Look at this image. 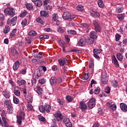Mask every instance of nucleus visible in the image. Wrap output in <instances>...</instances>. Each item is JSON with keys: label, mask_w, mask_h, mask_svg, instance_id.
I'll return each mask as SVG.
<instances>
[{"label": "nucleus", "mask_w": 127, "mask_h": 127, "mask_svg": "<svg viewBox=\"0 0 127 127\" xmlns=\"http://www.w3.org/2000/svg\"><path fill=\"white\" fill-rule=\"evenodd\" d=\"M63 19L64 20L72 21V20H73V19H76V15H71V13L68 12H64L63 15Z\"/></svg>", "instance_id": "obj_1"}, {"label": "nucleus", "mask_w": 127, "mask_h": 127, "mask_svg": "<svg viewBox=\"0 0 127 127\" xmlns=\"http://www.w3.org/2000/svg\"><path fill=\"white\" fill-rule=\"evenodd\" d=\"M50 83L51 86H55L56 84H60L62 83V79L60 77L56 78V77H52L50 80Z\"/></svg>", "instance_id": "obj_2"}, {"label": "nucleus", "mask_w": 127, "mask_h": 127, "mask_svg": "<svg viewBox=\"0 0 127 127\" xmlns=\"http://www.w3.org/2000/svg\"><path fill=\"white\" fill-rule=\"evenodd\" d=\"M93 24L94 26V30L96 32H101L102 31V27L100 25V22L96 20L93 21Z\"/></svg>", "instance_id": "obj_3"}, {"label": "nucleus", "mask_w": 127, "mask_h": 127, "mask_svg": "<svg viewBox=\"0 0 127 127\" xmlns=\"http://www.w3.org/2000/svg\"><path fill=\"white\" fill-rule=\"evenodd\" d=\"M5 14L10 15V16H14L15 14V11L13 8H10V7L6 8L4 10Z\"/></svg>", "instance_id": "obj_4"}, {"label": "nucleus", "mask_w": 127, "mask_h": 127, "mask_svg": "<svg viewBox=\"0 0 127 127\" xmlns=\"http://www.w3.org/2000/svg\"><path fill=\"white\" fill-rule=\"evenodd\" d=\"M103 51L102 49H94L93 50V56L94 58L97 59L98 60H100V54Z\"/></svg>", "instance_id": "obj_5"}, {"label": "nucleus", "mask_w": 127, "mask_h": 127, "mask_svg": "<svg viewBox=\"0 0 127 127\" xmlns=\"http://www.w3.org/2000/svg\"><path fill=\"white\" fill-rule=\"evenodd\" d=\"M87 104L89 109H93V108L96 106V99L92 97L89 100V102H88Z\"/></svg>", "instance_id": "obj_6"}, {"label": "nucleus", "mask_w": 127, "mask_h": 127, "mask_svg": "<svg viewBox=\"0 0 127 127\" xmlns=\"http://www.w3.org/2000/svg\"><path fill=\"white\" fill-rule=\"evenodd\" d=\"M101 83L103 85H106L108 83V81H109V78L107 76V74L105 73H102L101 75Z\"/></svg>", "instance_id": "obj_7"}, {"label": "nucleus", "mask_w": 127, "mask_h": 127, "mask_svg": "<svg viewBox=\"0 0 127 127\" xmlns=\"http://www.w3.org/2000/svg\"><path fill=\"white\" fill-rule=\"evenodd\" d=\"M58 62L60 66L68 65V60H67L66 58L60 59L58 60Z\"/></svg>", "instance_id": "obj_8"}, {"label": "nucleus", "mask_w": 127, "mask_h": 127, "mask_svg": "<svg viewBox=\"0 0 127 127\" xmlns=\"http://www.w3.org/2000/svg\"><path fill=\"white\" fill-rule=\"evenodd\" d=\"M63 123L65 124L66 127H72V123L70 122L69 118H64L63 121Z\"/></svg>", "instance_id": "obj_9"}, {"label": "nucleus", "mask_w": 127, "mask_h": 127, "mask_svg": "<svg viewBox=\"0 0 127 127\" xmlns=\"http://www.w3.org/2000/svg\"><path fill=\"white\" fill-rule=\"evenodd\" d=\"M112 62L114 64V66H115V67H117V68H119V67H120V64H119V62H118V60H117V58H116V56H115V55H113L112 57Z\"/></svg>", "instance_id": "obj_10"}, {"label": "nucleus", "mask_w": 127, "mask_h": 127, "mask_svg": "<svg viewBox=\"0 0 127 127\" xmlns=\"http://www.w3.org/2000/svg\"><path fill=\"white\" fill-rule=\"evenodd\" d=\"M2 95L4 96L6 99H9L10 98V92L7 89H5L2 92Z\"/></svg>", "instance_id": "obj_11"}, {"label": "nucleus", "mask_w": 127, "mask_h": 127, "mask_svg": "<svg viewBox=\"0 0 127 127\" xmlns=\"http://www.w3.org/2000/svg\"><path fill=\"white\" fill-rule=\"evenodd\" d=\"M54 117L61 120V122H62V120H63V117H62V113L60 111L57 112L55 114Z\"/></svg>", "instance_id": "obj_12"}, {"label": "nucleus", "mask_w": 127, "mask_h": 127, "mask_svg": "<svg viewBox=\"0 0 127 127\" xmlns=\"http://www.w3.org/2000/svg\"><path fill=\"white\" fill-rule=\"evenodd\" d=\"M19 66H20L19 61H16L13 65V70H14V71H16L19 68Z\"/></svg>", "instance_id": "obj_13"}, {"label": "nucleus", "mask_w": 127, "mask_h": 127, "mask_svg": "<svg viewBox=\"0 0 127 127\" xmlns=\"http://www.w3.org/2000/svg\"><path fill=\"white\" fill-rule=\"evenodd\" d=\"M79 108L82 111H86L87 110V105L85 104L84 101H81L79 104Z\"/></svg>", "instance_id": "obj_14"}, {"label": "nucleus", "mask_w": 127, "mask_h": 127, "mask_svg": "<svg viewBox=\"0 0 127 127\" xmlns=\"http://www.w3.org/2000/svg\"><path fill=\"white\" fill-rule=\"evenodd\" d=\"M25 99L28 103H32L33 101V96L31 93H29L25 97Z\"/></svg>", "instance_id": "obj_15"}, {"label": "nucleus", "mask_w": 127, "mask_h": 127, "mask_svg": "<svg viewBox=\"0 0 127 127\" xmlns=\"http://www.w3.org/2000/svg\"><path fill=\"white\" fill-rule=\"evenodd\" d=\"M35 90H36L38 95H42L43 93V90H42V88H40L39 86H37L35 88Z\"/></svg>", "instance_id": "obj_16"}, {"label": "nucleus", "mask_w": 127, "mask_h": 127, "mask_svg": "<svg viewBox=\"0 0 127 127\" xmlns=\"http://www.w3.org/2000/svg\"><path fill=\"white\" fill-rule=\"evenodd\" d=\"M90 14L92 15V16H93V17H100L101 16V15L100 14V13L99 12L95 11H92L90 12Z\"/></svg>", "instance_id": "obj_17"}, {"label": "nucleus", "mask_w": 127, "mask_h": 127, "mask_svg": "<svg viewBox=\"0 0 127 127\" xmlns=\"http://www.w3.org/2000/svg\"><path fill=\"white\" fill-rule=\"evenodd\" d=\"M97 32L96 31H91L90 33V37L94 39H97V38H98V35L97 34Z\"/></svg>", "instance_id": "obj_18"}, {"label": "nucleus", "mask_w": 127, "mask_h": 127, "mask_svg": "<svg viewBox=\"0 0 127 127\" xmlns=\"http://www.w3.org/2000/svg\"><path fill=\"white\" fill-rule=\"evenodd\" d=\"M120 109L123 112H127V106L125 103L120 104Z\"/></svg>", "instance_id": "obj_19"}, {"label": "nucleus", "mask_w": 127, "mask_h": 127, "mask_svg": "<svg viewBox=\"0 0 127 127\" xmlns=\"http://www.w3.org/2000/svg\"><path fill=\"white\" fill-rule=\"evenodd\" d=\"M40 15L43 16V17H48V16H49V13L48 11L45 10L41 11Z\"/></svg>", "instance_id": "obj_20"}, {"label": "nucleus", "mask_w": 127, "mask_h": 127, "mask_svg": "<svg viewBox=\"0 0 127 127\" xmlns=\"http://www.w3.org/2000/svg\"><path fill=\"white\" fill-rule=\"evenodd\" d=\"M34 4L36 6H37V7H41V6H42L43 3L41 0H37L34 2Z\"/></svg>", "instance_id": "obj_21"}, {"label": "nucleus", "mask_w": 127, "mask_h": 127, "mask_svg": "<svg viewBox=\"0 0 127 127\" xmlns=\"http://www.w3.org/2000/svg\"><path fill=\"white\" fill-rule=\"evenodd\" d=\"M17 121L16 123L19 126H21L22 124V121H23V119L21 118L20 117H19L18 115L16 116Z\"/></svg>", "instance_id": "obj_22"}, {"label": "nucleus", "mask_w": 127, "mask_h": 127, "mask_svg": "<svg viewBox=\"0 0 127 127\" xmlns=\"http://www.w3.org/2000/svg\"><path fill=\"white\" fill-rule=\"evenodd\" d=\"M16 31H17V28L14 29L12 31V32L10 33V34L9 38H13V37H14V36H15Z\"/></svg>", "instance_id": "obj_23"}, {"label": "nucleus", "mask_w": 127, "mask_h": 127, "mask_svg": "<svg viewBox=\"0 0 127 127\" xmlns=\"http://www.w3.org/2000/svg\"><path fill=\"white\" fill-rule=\"evenodd\" d=\"M88 73H85L84 76L82 77L83 80H88L90 78V70H87Z\"/></svg>", "instance_id": "obj_24"}, {"label": "nucleus", "mask_w": 127, "mask_h": 127, "mask_svg": "<svg viewBox=\"0 0 127 127\" xmlns=\"http://www.w3.org/2000/svg\"><path fill=\"white\" fill-rule=\"evenodd\" d=\"M11 106V102L9 101V100H6L4 102V107L5 108H9Z\"/></svg>", "instance_id": "obj_25"}, {"label": "nucleus", "mask_w": 127, "mask_h": 127, "mask_svg": "<svg viewBox=\"0 0 127 127\" xmlns=\"http://www.w3.org/2000/svg\"><path fill=\"white\" fill-rule=\"evenodd\" d=\"M45 111L46 113H50V110H51V106L49 105H45Z\"/></svg>", "instance_id": "obj_26"}, {"label": "nucleus", "mask_w": 127, "mask_h": 127, "mask_svg": "<svg viewBox=\"0 0 127 127\" xmlns=\"http://www.w3.org/2000/svg\"><path fill=\"white\" fill-rule=\"evenodd\" d=\"M16 83L18 84V85H19V86H21V85H25L26 81H25V80L24 79L21 80H17Z\"/></svg>", "instance_id": "obj_27"}, {"label": "nucleus", "mask_w": 127, "mask_h": 127, "mask_svg": "<svg viewBox=\"0 0 127 127\" xmlns=\"http://www.w3.org/2000/svg\"><path fill=\"white\" fill-rule=\"evenodd\" d=\"M78 43L79 46H83L86 44V41L83 39H81L79 40Z\"/></svg>", "instance_id": "obj_28"}, {"label": "nucleus", "mask_w": 127, "mask_h": 127, "mask_svg": "<svg viewBox=\"0 0 127 127\" xmlns=\"http://www.w3.org/2000/svg\"><path fill=\"white\" fill-rule=\"evenodd\" d=\"M61 120L59 119V118H57L56 117H55L54 119H52V122L54 125V126H56L58 124V123H59Z\"/></svg>", "instance_id": "obj_29"}, {"label": "nucleus", "mask_w": 127, "mask_h": 127, "mask_svg": "<svg viewBox=\"0 0 127 127\" xmlns=\"http://www.w3.org/2000/svg\"><path fill=\"white\" fill-rule=\"evenodd\" d=\"M49 2V0H45L44 1V5H46V7L47 9V10H50V6L48 5V3Z\"/></svg>", "instance_id": "obj_30"}, {"label": "nucleus", "mask_w": 127, "mask_h": 127, "mask_svg": "<svg viewBox=\"0 0 127 127\" xmlns=\"http://www.w3.org/2000/svg\"><path fill=\"white\" fill-rule=\"evenodd\" d=\"M9 30H10V27L9 26H5V28L3 29V33L6 34V33L9 32Z\"/></svg>", "instance_id": "obj_31"}, {"label": "nucleus", "mask_w": 127, "mask_h": 127, "mask_svg": "<svg viewBox=\"0 0 127 127\" xmlns=\"http://www.w3.org/2000/svg\"><path fill=\"white\" fill-rule=\"evenodd\" d=\"M17 19V17L16 16L13 17L11 20L10 22L12 25L14 26L16 24V20Z\"/></svg>", "instance_id": "obj_32"}, {"label": "nucleus", "mask_w": 127, "mask_h": 127, "mask_svg": "<svg viewBox=\"0 0 127 127\" xmlns=\"http://www.w3.org/2000/svg\"><path fill=\"white\" fill-rule=\"evenodd\" d=\"M117 58L119 61H123V59H124L123 54L121 53H118L117 55Z\"/></svg>", "instance_id": "obj_33"}, {"label": "nucleus", "mask_w": 127, "mask_h": 127, "mask_svg": "<svg viewBox=\"0 0 127 127\" xmlns=\"http://www.w3.org/2000/svg\"><path fill=\"white\" fill-rule=\"evenodd\" d=\"M11 53L13 56H17L18 53L15 49H12L11 50Z\"/></svg>", "instance_id": "obj_34"}, {"label": "nucleus", "mask_w": 127, "mask_h": 127, "mask_svg": "<svg viewBox=\"0 0 127 127\" xmlns=\"http://www.w3.org/2000/svg\"><path fill=\"white\" fill-rule=\"evenodd\" d=\"M28 35H29V36H36V35H37V33L35 31L31 30L28 33Z\"/></svg>", "instance_id": "obj_35"}, {"label": "nucleus", "mask_w": 127, "mask_h": 127, "mask_svg": "<svg viewBox=\"0 0 127 127\" xmlns=\"http://www.w3.org/2000/svg\"><path fill=\"white\" fill-rule=\"evenodd\" d=\"M52 18L54 21H56L57 20L59 19V16L58 14L55 13L53 15Z\"/></svg>", "instance_id": "obj_36"}, {"label": "nucleus", "mask_w": 127, "mask_h": 127, "mask_svg": "<svg viewBox=\"0 0 127 127\" xmlns=\"http://www.w3.org/2000/svg\"><path fill=\"white\" fill-rule=\"evenodd\" d=\"M117 17L119 20H124L125 19V14H119L117 15Z\"/></svg>", "instance_id": "obj_37"}, {"label": "nucleus", "mask_w": 127, "mask_h": 127, "mask_svg": "<svg viewBox=\"0 0 127 127\" xmlns=\"http://www.w3.org/2000/svg\"><path fill=\"white\" fill-rule=\"evenodd\" d=\"M7 111L8 114H12V113H13V107L11 105L10 107L7 108Z\"/></svg>", "instance_id": "obj_38"}, {"label": "nucleus", "mask_w": 127, "mask_h": 127, "mask_svg": "<svg viewBox=\"0 0 127 127\" xmlns=\"http://www.w3.org/2000/svg\"><path fill=\"white\" fill-rule=\"evenodd\" d=\"M18 117H20L21 118L23 119V121H24V120H25V113L22 111H21L19 113Z\"/></svg>", "instance_id": "obj_39"}, {"label": "nucleus", "mask_w": 127, "mask_h": 127, "mask_svg": "<svg viewBox=\"0 0 127 127\" xmlns=\"http://www.w3.org/2000/svg\"><path fill=\"white\" fill-rule=\"evenodd\" d=\"M94 42H95V39L93 38L90 37L87 40V43L88 44H93Z\"/></svg>", "instance_id": "obj_40"}, {"label": "nucleus", "mask_w": 127, "mask_h": 127, "mask_svg": "<svg viewBox=\"0 0 127 127\" xmlns=\"http://www.w3.org/2000/svg\"><path fill=\"white\" fill-rule=\"evenodd\" d=\"M67 52H75V53L80 54V53H82V50L72 49L70 51H67Z\"/></svg>", "instance_id": "obj_41"}, {"label": "nucleus", "mask_w": 127, "mask_h": 127, "mask_svg": "<svg viewBox=\"0 0 127 127\" xmlns=\"http://www.w3.org/2000/svg\"><path fill=\"white\" fill-rule=\"evenodd\" d=\"M112 86H113V87L114 88H118V81H117V80H113L112 81Z\"/></svg>", "instance_id": "obj_42"}, {"label": "nucleus", "mask_w": 127, "mask_h": 127, "mask_svg": "<svg viewBox=\"0 0 127 127\" xmlns=\"http://www.w3.org/2000/svg\"><path fill=\"white\" fill-rule=\"evenodd\" d=\"M124 10V8L122 6L117 7L116 9V12L120 13L123 12V10Z\"/></svg>", "instance_id": "obj_43"}, {"label": "nucleus", "mask_w": 127, "mask_h": 127, "mask_svg": "<svg viewBox=\"0 0 127 127\" xmlns=\"http://www.w3.org/2000/svg\"><path fill=\"white\" fill-rule=\"evenodd\" d=\"M77 9L79 11H84V6L82 5H78L77 6Z\"/></svg>", "instance_id": "obj_44"}, {"label": "nucleus", "mask_w": 127, "mask_h": 127, "mask_svg": "<svg viewBox=\"0 0 127 127\" xmlns=\"http://www.w3.org/2000/svg\"><path fill=\"white\" fill-rule=\"evenodd\" d=\"M57 102L59 103L60 105L63 106L65 101H64L63 99H58Z\"/></svg>", "instance_id": "obj_45"}, {"label": "nucleus", "mask_w": 127, "mask_h": 127, "mask_svg": "<svg viewBox=\"0 0 127 127\" xmlns=\"http://www.w3.org/2000/svg\"><path fill=\"white\" fill-rule=\"evenodd\" d=\"M26 6V8H27V9H28L29 10H31V9H33V6L30 3H27Z\"/></svg>", "instance_id": "obj_46"}, {"label": "nucleus", "mask_w": 127, "mask_h": 127, "mask_svg": "<svg viewBox=\"0 0 127 127\" xmlns=\"http://www.w3.org/2000/svg\"><path fill=\"white\" fill-rule=\"evenodd\" d=\"M39 110L40 111V112H41V113H45V107L44 106H40L39 107Z\"/></svg>", "instance_id": "obj_47"}, {"label": "nucleus", "mask_w": 127, "mask_h": 127, "mask_svg": "<svg viewBox=\"0 0 127 127\" xmlns=\"http://www.w3.org/2000/svg\"><path fill=\"white\" fill-rule=\"evenodd\" d=\"M13 103L14 104H16V105H17V104L19 103V99H18V98H17L15 96H13Z\"/></svg>", "instance_id": "obj_48"}, {"label": "nucleus", "mask_w": 127, "mask_h": 127, "mask_svg": "<svg viewBox=\"0 0 127 127\" xmlns=\"http://www.w3.org/2000/svg\"><path fill=\"white\" fill-rule=\"evenodd\" d=\"M98 4L99 7H101V8L104 7V3L103 2V0H98Z\"/></svg>", "instance_id": "obj_49"}, {"label": "nucleus", "mask_w": 127, "mask_h": 127, "mask_svg": "<svg viewBox=\"0 0 127 127\" xmlns=\"http://www.w3.org/2000/svg\"><path fill=\"white\" fill-rule=\"evenodd\" d=\"M35 58H37V59H42V54L40 53H37L36 55H35Z\"/></svg>", "instance_id": "obj_50"}, {"label": "nucleus", "mask_w": 127, "mask_h": 127, "mask_svg": "<svg viewBox=\"0 0 127 127\" xmlns=\"http://www.w3.org/2000/svg\"><path fill=\"white\" fill-rule=\"evenodd\" d=\"M1 116L2 121H4V120H6V116L5 115V113H4V111H2L1 113Z\"/></svg>", "instance_id": "obj_51"}, {"label": "nucleus", "mask_w": 127, "mask_h": 127, "mask_svg": "<svg viewBox=\"0 0 127 127\" xmlns=\"http://www.w3.org/2000/svg\"><path fill=\"white\" fill-rule=\"evenodd\" d=\"M41 76V71L40 70H38L36 72V78L39 79V77Z\"/></svg>", "instance_id": "obj_52"}, {"label": "nucleus", "mask_w": 127, "mask_h": 127, "mask_svg": "<svg viewBox=\"0 0 127 127\" xmlns=\"http://www.w3.org/2000/svg\"><path fill=\"white\" fill-rule=\"evenodd\" d=\"M39 82L40 84H41V85H44V84L46 83V80L44 78H41L39 80Z\"/></svg>", "instance_id": "obj_53"}, {"label": "nucleus", "mask_w": 127, "mask_h": 127, "mask_svg": "<svg viewBox=\"0 0 127 127\" xmlns=\"http://www.w3.org/2000/svg\"><path fill=\"white\" fill-rule=\"evenodd\" d=\"M14 94L15 96H17V97H19V96H20V91L18 90H14Z\"/></svg>", "instance_id": "obj_54"}, {"label": "nucleus", "mask_w": 127, "mask_h": 127, "mask_svg": "<svg viewBox=\"0 0 127 127\" xmlns=\"http://www.w3.org/2000/svg\"><path fill=\"white\" fill-rule=\"evenodd\" d=\"M36 21L39 22V23H41V24H42L43 25H44V22L39 17L36 19Z\"/></svg>", "instance_id": "obj_55"}, {"label": "nucleus", "mask_w": 127, "mask_h": 127, "mask_svg": "<svg viewBox=\"0 0 127 127\" xmlns=\"http://www.w3.org/2000/svg\"><path fill=\"white\" fill-rule=\"evenodd\" d=\"M59 43L60 44L62 47H64L66 45V42H64V41L61 40L59 41Z\"/></svg>", "instance_id": "obj_56"}, {"label": "nucleus", "mask_w": 127, "mask_h": 127, "mask_svg": "<svg viewBox=\"0 0 127 127\" xmlns=\"http://www.w3.org/2000/svg\"><path fill=\"white\" fill-rule=\"evenodd\" d=\"M38 120H39L41 122L46 123V119H45V118H44L43 116L39 117Z\"/></svg>", "instance_id": "obj_57"}, {"label": "nucleus", "mask_w": 127, "mask_h": 127, "mask_svg": "<svg viewBox=\"0 0 127 127\" xmlns=\"http://www.w3.org/2000/svg\"><path fill=\"white\" fill-rule=\"evenodd\" d=\"M81 26H82V27H85V28H87L88 29V28L90 27V25L87 23H82L81 24Z\"/></svg>", "instance_id": "obj_58"}, {"label": "nucleus", "mask_w": 127, "mask_h": 127, "mask_svg": "<svg viewBox=\"0 0 127 127\" xmlns=\"http://www.w3.org/2000/svg\"><path fill=\"white\" fill-rule=\"evenodd\" d=\"M110 109L112 111H116L117 110V105L116 104L112 105L111 106H110Z\"/></svg>", "instance_id": "obj_59"}, {"label": "nucleus", "mask_w": 127, "mask_h": 127, "mask_svg": "<svg viewBox=\"0 0 127 127\" xmlns=\"http://www.w3.org/2000/svg\"><path fill=\"white\" fill-rule=\"evenodd\" d=\"M27 13V11L26 10H24L23 12H22L20 15V17H24V16H25V15H26V14Z\"/></svg>", "instance_id": "obj_60"}, {"label": "nucleus", "mask_w": 127, "mask_h": 127, "mask_svg": "<svg viewBox=\"0 0 127 127\" xmlns=\"http://www.w3.org/2000/svg\"><path fill=\"white\" fill-rule=\"evenodd\" d=\"M66 99L67 102H72L73 100V98H72L70 95L66 96Z\"/></svg>", "instance_id": "obj_61"}, {"label": "nucleus", "mask_w": 127, "mask_h": 127, "mask_svg": "<svg viewBox=\"0 0 127 127\" xmlns=\"http://www.w3.org/2000/svg\"><path fill=\"white\" fill-rule=\"evenodd\" d=\"M21 24L23 26H25V25L27 24V20H26V19L23 20L21 22Z\"/></svg>", "instance_id": "obj_62"}, {"label": "nucleus", "mask_w": 127, "mask_h": 127, "mask_svg": "<svg viewBox=\"0 0 127 127\" xmlns=\"http://www.w3.org/2000/svg\"><path fill=\"white\" fill-rule=\"evenodd\" d=\"M57 31L60 33H64V30L61 27H59V28L57 29Z\"/></svg>", "instance_id": "obj_63"}, {"label": "nucleus", "mask_w": 127, "mask_h": 127, "mask_svg": "<svg viewBox=\"0 0 127 127\" xmlns=\"http://www.w3.org/2000/svg\"><path fill=\"white\" fill-rule=\"evenodd\" d=\"M121 37V35L119 34H116V36H115V39H116V41H119V40H120V38Z\"/></svg>", "instance_id": "obj_64"}]
</instances>
